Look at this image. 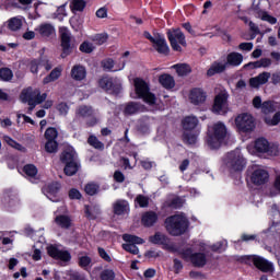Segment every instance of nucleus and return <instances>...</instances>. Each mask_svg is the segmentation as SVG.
Wrapping results in <instances>:
<instances>
[{
	"label": "nucleus",
	"mask_w": 280,
	"mask_h": 280,
	"mask_svg": "<svg viewBox=\"0 0 280 280\" xmlns=\"http://www.w3.org/2000/svg\"><path fill=\"white\" fill-rule=\"evenodd\" d=\"M45 138L47 139V141H56V139L58 138V130H56V128L50 127L45 131Z\"/></svg>",
	"instance_id": "obj_48"
},
{
	"label": "nucleus",
	"mask_w": 280,
	"mask_h": 280,
	"mask_svg": "<svg viewBox=\"0 0 280 280\" xmlns=\"http://www.w3.org/2000/svg\"><path fill=\"white\" fill-rule=\"evenodd\" d=\"M224 164L230 172H242L246 167V159L240 149L229 152L224 158Z\"/></svg>",
	"instance_id": "obj_3"
},
{
	"label": "nucleus",
	"mask_w": 280,
	"mask_h": 280,
	"mask_svg": "<svg viewBox=\"0 0 280 280\" xmlns=\"http://www.w3.org/2000/svg\"><path fill=\"white\" fill-rule=\"evenodd\" d=\"M170 207H172V209H180V207H183V199L174 198L171 201Z\"/></svg>",
	"instance_id": "obj_63"
},
{
	"label": "nucleus",
	"mask_w": 280,
	"mask_h": 280,
	"mask_svg": "<svg viewBox=\"0 0 280 280\" xmlns=\"http://www.w3.org/2000/svg\"><path fill=\"white\" fill-rule=\"evenodd\" d=\"M265 121L268 126H277L280 124V112L276 113L272 118H266Z\"/></svg>",
	"instance_id": "obj_54"
},
{
	"label": "nucleus",
	"mask_w": 280,
	"mask_h": 280,
	"mask_svg": "<svg viewBox=\"0 0 280 280\" xmlns=\"http://www.w3.org/2000/svg\"><path fill=\"white\" fill-rule=\"evenodd\" d=\"M3 205L10 211H14V209L21 207V199H19L16 194H7L4 195Z\"/></svg>",
	"instance_id": "obj_21"
},
{
	"label": "nucleus",
	"mask_w": 280,
	"mask_h": 280,
	"mask_svg": "<svg viewBox=\"0 0 280 280\" xmlns=\"http://www.w3.org/2000/svg\"><path fill=\"white\" fill-rule=\"evenodd\" d=\"M7 27L11 32H19L23 27V19L19 16L11 18L7 21Z\"/></svg>",
	"instance_id": "obj_28"
},
{
	"label": "nucleus",
	"mask_w": 280,
	"mask_h": 280,
	"mask_svg": "<svg viewBox=\"0 0 280 280\" xmlns=\"http://www.w3.org/2000/svg\"><path fill=\"white\" fill-rule=\"evenodd\" d=\"M20 100L23 104H43L47 100V93L40 94V90L28 88L22 91Z\"/></svg>",
	"instance_id": "obj_5"
},
{
	"label": "nucleus",
	"mask_w": 280,
	"mask_h": 280,
	"mask_svg": "<svg viewBox=\"0 0 280 280\" xmlns=\"http://www.w3.org/2000/svg\"><path fill=\"white\" fill-rule=\"evenodd\" d=\"M3 141L7 142L10 148H14V150H19V152H25V147L21 145V143L16 142L11 137L4 136Z\"/></svg>",
	"instance_id": "obj_40"
},
{
	"label": "nucleus",
	"mask_w": 280,
	"mask_h": 280,
	"mask_svg": "<svg viewBox=\"0 0 280 280\" xmlns=\"http://www.w3.org/2000/svg\"><path fill=\"white\" fill-rule=\"evenodd\" d=\"M88 143H90L92 148H95L96 150H102V148H104V144L95 136H90Z\"/></svg>",
	"instance_id": "obj_49"
},
{
	"label": "nucleus",
	"mask_w": 280,
	"mask_h": 280,
	"mask_svg": "<svg viewBox=\"0 0 280 280\" xmlns=\"http://www.w3.org/2000/svg\"><path fill=\"white\" fill-rule=\"evenodd\" d=\"M184 141L185 143H188L189 145H194L196 141H198V136L194 132L186 131L184 133Z\"/></svg>",
	"instance_id": "obj_47"
},
{
	"label": "nucleus",
	"mask_w": 280,
	"mask_h": 280,
	"mask_svg": "<svg viewBox=\"0 0 280 280\" xmlns=\"http://www.w3.org/2000/svg\"><path fill=\"white\" fill-rule=\"evenodd\" d=\"M271 78V83L275 85L280 84V72H275L270 75Z\"/></svg>",
	"instance_id": "obj_64"
},
{
	"label": "nucleus",
	"mask_w": 280,
	"mask_h": 280,
	"mask_svg": "<svg viewBox=\"0 0 280 280\" xmlns=\"http://www.w3.org/2000/svg\"><path fill=\"white\" fill-rule=\"evenodd\" d=\"M229 110V92L226 90H222L214 97V103L212 106V112L218 115H224Z\"/></svg>",
	"instance_id": "obj_8"
},
{
	"label": "nucleus",
	"mask_w": 280,
	"mask_h": 280,
	"mask_svg": "<svg viewBox=\"0 0 280 280\" xmlns=\"http://www.w3.org/2000/svg\"><path fill=\"white\" fill-rule=\"evenodd\" d=\"M95 46L93 44H91L90 42H83L80 45V51H82L83 54H92V51H94Z\"/></svg>",
	"instance_id": "obj_50"
},
{
	"label": "nucleus",
	"mask_w": 280,
	"mask_h": 280,
	"mask_svg": "<svg viewBox=\"0 0 280 280\" xmlns=\"http://www.w3.org/2000/svg\"><path fill=\"white\" fill-rule=\"evenodd\" d=\"M93 40L95 42L96 45H104V43H106V40H108V35L97 34L93 37Z\"/></svg>",
	"instance_id": "obj_56"
},
{
	"label": "nucleus",
	"mask_w": 280,
	"mask_h": 280,
	"mask_svg": "<svg viewBox=\"0 0 280 280\" xmlns=\"http://www.w3.org/2000/svg\"><path fill=\"white\" fill-rule=\"evenodd\" d=\"M71 78L77 81H82L86 78V69L83 66L77 65L72 67Z\"/></svg>",
	"instance_id": "obj_27"
},
{
	"label": "nucleus",
	"mask_w": 280,
	"mask_h": 280,
	"mask_svg": "<svg viewBox=\"0 0 280 280\" xmlns=\"http://www.w3.org/2000/svg\"><path fill=\"white\" fill-rule=\"evenodd\" d=\"M60 189V185L58 183H52L46 187V191L48 194H58V190Z\"/></svg>",
	"instance_id": "obj_60"
},
{
	"label": "nucleus",
	"mask_w": 280,
	"mask_h": 280,
	"mask_svg": "<svg viewBox=\"0 0 280 280\" xmlns=\"http://www.w3.org/2000/svg\"><path fill=\"white\" fill-rule=\"evenodd\" d=\"M250 260L261 272H272L275 270L272 262L261 256H252Z\"/></svg>",
	"instance_id": "obj_14"
},
{
	"label": "nucleus",
	"mask_w": 280,
	"mask_h": 280,
	"mask_svg": "<svg viewBox=\"0 0 280 280\" xmlns=\"http://www.w3.org/2000/svg\"><path fill=\"white\" fill-rule=\"evenodd\" d=\"M152 44L158 54H164V56L170 54V46H167V42L163 35L155 34V39H153Z\"/></svg>",
	"instance_id": "obj_15"
},
{
	"label": "nucleus",
	"mask_w": 280,
	"mask_h": 280,
	"mask_svg": "<svg viewBox=\"0 0 280 280\" xmlns=\"http://www.w3.org/2000/svg\"><path fill=\"white\" fill-rule=\"evenodd\" d=\"M115 215H126L130 211V205L127 200L118 199L113 205Z\"/></svg>",
	"instance_id": "obj_23"
},
{
	"label": "nucleus",
	"mask_w": 280,
	"mask_h": 280,
	"mask_svg": "<svg viewBox=\"0 0 280 280\" xmlns=\"http://www.w3.org/2000/svg\"><path fill=\"white\" fill-rule=\"evenodd\" d=\"M260 108L265 115H270V113H275L276 110L275 103H272V101L264 102Z\"/></svg>",
	"instance_id": "obj_43"
},
{
	"label": "nucleus",
	"mask_w": 280,
	"mask_h": 280,
	"mask_svg": "<svg viewBox=\"0 0 280 280\" xmlns=\"http://www.w3.org/2000/svg\"><path fill=\"white\" fill-rule=\"evenodd\" d=\"M180 255L186 261H191V264L195 265L196 268H203V266H207V256L202 253L194 254V250H191V248H186L180 252Z\"/></svg>",
	"instance_id": "obj_7"
},
{
	"label": "nucleus",
	"mask_w": 280,
	"mask_h": 280,
	"mask_svg": "<svg viewBox=\"0 0 280 280\" xmlns=\"http://www.w3.org/2000/svg\"><path fill=\"white\" fill-rule=\"evenodd\" d=\"M133 86L136 95H138L140 100H143L145 104H149L150 106L156 104V96L150 92V85L148 82L143 81L141 78H136L133 80Z\"/></svg>",
	"instance_id": "obj_4"
},
{
	"label": "nucleus",
	"mask_w": 280,
	"mask_h": 280,
	"mask_svg": "<svg viewBox=\"0 0 280 280\" xmlns=\"http://www.w3.org/2000/svg\"><path fill=\"white\" fill-rule=\"evenodd\" d=\"M138 112H139V104L137 103H129L125 108V113L127 115H135V113H138Z\"/></svg>",
	"instance_id": "obj_52"
},
{
	"label": "nucleus",
	"mask_w": 280,
	"mask_h": 280,
	"mask_svg": "<svg viewBox=\"0 0 280 280\" xmlns=\"http://www.w3.org/2000/svg\"><path fill=\"white\" fill-rule=\"evenodd\" d=\"M167 38L174 51H183V47L187 45V40H185V34H183V31L179 28L170 30L167 32ZM180 45L183 47H180Z\"/></svg>",
	"instance_id": "obj_6"
},
{
	"label": "nucleus",
	"mask_w": 280,
	"mask_h": 280,
	"mask_svg": "<svg viewBox=\"0 0 280 280\" xmlns=\"http://www.w3.org/2000/svg\"><path fill=\"white\" fill-rule=\"evenodd\" d=\"M85 213L90 220H95L102 213L100 210V207L93 206V207H85Z\"/></svg>",
	"instance_id": "obj_41"
},
{
	"label": "nucleus",
	"mask_w": 280,
	"mask_h": 280,
	"mask_svg": "<svg viewBox=\"0 0 280 280\" xmlns=\"http://www.w3.org/2000/svg\"><path fill=\"white\" fill-rule=\"evenodd\" d=\"M23 172L27 178H36V176H38V168H36L34 164H26L23 167Z\"/></svg>",
	"instance_id": "obj_39"
},
{
	"label": "nucleus",
	"mask_w": 280,
	"mask_h": 280,
	"mask_svg": "<svg viewBox=\"0 0 280 280\" xmlns=\"http://www.w3.org/2000/svg\"><path fill=\"white\" fill-rule=\"evenodd\" d=\"M173 69H175L177 74L180 77L189 75V73H191V67L186 63L175 65L173 66Z\"/></svg>",
	"instance_id": "obj_36"
},
{
	"label": "nucleus",
	"mask_w": 280,
	"mask_h": 280,
	"mask_svg": "<svg viewBox=\"0 0 280 280\" xmlns=\"http://www.w3.org/2000/svg\"><path fill=\"white\" fill-rule=\"evenodd\" d=\"M55 222L61 229H69L71 226V219L67 215H57Z\"/></svg>",
	"instance_id": "obj_38"
},
{
	"label": "nucleus",
	"mask_w": 280,
	"mask_h": 280,
	"mask_svg": "<svg viewBox=\"0 0 280 280\" xmlns=\"http://www.w3.org/2000/svg\"><path fill=\"white\" fill-rule=\"evenodd\" d=\"M102 67L105 71H113V67H115V61L113 59H105L102 61Z\"/></svg>",
	"instance_id": "obj_58"
},
{
	"label": "nucleus",
	"mask_w": 280,
	"mask_h": 280,
	"mask_svg": "<svg viewBox=\"0 0 280 280\" xmlns=\"http://www.w3.org/2000/svg\"><path fill=\"white\" fill-rule=\"evenodd\" d=\"M62 75V68H55L49 75H47L46 78H44L43 83L44 84H49L50 82H56V80H58V78H60Z\"/></svg>",
	"instance_id": "obj_33"
},
{
	"label": "nucleus",
	"mask_w": 280,
	"mask_h": 280,
	"mask_svg": "<svg viewBox=\"0 0 280 280\" xmlns=\"http://www.w3.org/2000/svg\"><path fill=\"white\" fill-rule=\"evenodd\" d=\"M149 242H151V244H167V236L161 232H156L149 237Z\"/></svg>",
	"instance_id": "obj_37"
},
{
	"label": "nucleus",
	"mask_w": 280,
	"mask_h": 280,
	"mask_svg": "<svg viewBox=\"0 0 280 280\" xmlns=\"http://www.w3.org/2000/svg\"><path fill=\"white\" fill-rule=\"evenodd\" d=\"M48 255L54 259H60L61 261H71V254L67 250H60L56 246H49L47 248Z\"/></svg>",
	"instance_id": "obj_18"
},
{
	"label": "nucleus",
	"mask_w": 280,
	"mask_h": 280,
	"mask_svg": "<svg viewBox=\"0 0 280 280\" xmlns=\"http://www.w3.org/2000/svg\"><path fill=\"white\" fill-rule=\"evenodd\" d=\"M71 8L73 11L82 12L86 8V1L84 0H72Z\"/></svg>",
	"instance_id": "obj_44"
},
{
	"label": "nucleus",
	"mask_w": 280,
	"mask_h": 280,
	"mask_svg": "<svg viewBox=\"0 0 280 280\" xmlns=\"http://www.w3.org/2000/svg\"><path fill=\"white\" fill-rule=\"evenodd\" d=\"M190 104L195 106H200V104H205L207 101V93L202 89L196 88L192 89L189 93Z\"/></svg>",
	"instance_id": "obj_16"
},
{
	"label": "nucleus",
	"mask_w": 280,
	"mask_h": 280,
	"mask_svg": "<svg viewBox=\"0 0 280 280\" xmlns=\"http://www.w3.org/2000/svg\"><path fill=\"white\" fill-rule=\"evenodd\" d=\"M78 170H80V163L75 161V162H69L68 164H66L63 172L66 176H74V174H78Z\"/></svg>",
	"instance_id": "obj_34"
},
{
	"label": "nucleus",
	"mask_w": 280,
	"mask_h": 280,
	"mask_svg": "<svg viewBox=\"0 0 280 280\" xmlns=\"http://www.w3.org/2000/svg\"><path fill=\"white\" fill-rule=\"evenodd\" d=\"M57 110L60 115L67 117V115H69V105H67V103H59L57 105Z\"/></svg>",
	"instance_id": "obj_55"
},
{
	"label": "nucleus",
	"mask_w": 280,
	"mask_h": 280,
	"mask_svg": "<svg viewBox=\"0 0 280 280\" xmlns=\"http://www.w3.org/2000/svg\"><path fill=\"white\" fill-rule=\"evenodd\" d=\"M77 159V153L75 150H73V148H68L66 149L61 155H60V161L62 163H65V165L69 164V163H73L78 160Z\"/></svg>",
	"instance_id": "obj_26"
},
{
	"label": "nucleus",
	"mask_w": 280,
	"mask_h": 280,
	"mask_svg": "<svg viewBox=\"0 0 280 280\" xmlns=\"http://www.w3.org/2000/svg\"><path fill=\"white\" fill-rule=\"evenodd\" d=\"M13 75L14 74L12 73V70H10L9 68L0 69V80H3L4 82H10Z\"/></svg>",
	"instance_id": "obj_45"
},
{
	"label": "nucleus",
	"mask_w": 280,
	"mask_h": 280,
	"mask_svg": "<svg viewBox=\"0 0 280 280\" xmlns=\"http://www.w3.org/2000/svg\"><path fill=\"white\" fill-rule=\"evenodd\" d=\"M166 231L170 235L178 236L187 232L189 229V220L185 214H174L165 220Z\"/></svg>",
	"instance_id": "obj_2"
},
{
	"label": "nucleus",
	"mask_w": 280,
	"mask_h": 280,
	"mask_svg": "<svg viewBox=\"0 0 280 280\" xmlns=\"http://www.w3.org/2000/svg\"><path fill=\"white\" fill-rule=\"evenodd\" d=\"M262 21H267V23H270V25H276L277 18L269 15L268 13H262L261 16Z\"/></svg>",
	"instance_id": "obj_62"
},
{
	"label": "nucleus",
	"mask_w": 280,
	"mask_h": 280,
	"mask_svg": "<svg viewBox=\"0 0 280 280\" xmlns=\"http://www.w3.org/2000/svg\"><path fill=\"white\" fill-rule=\"evenodd\" d=\"M235 124L241 132H253L255 130V118L250 114L238 115Z\"/></svg>",
	"instance_id": "obj_10"
},
{
	"label": "nucleus",
	"mask_w": 280,
	"mask_h": 280,
	"mask_svg": "<svg viewBox=\"0 0 280 280\" xmlns=\"http://www.w3.org/2000/svg\"><path fill=\"white\" fill-rule=\"evenodd\" d=\"M85 194H88V196H95V194H97V191H100V185L95 184V183H89L85 188Z\"/></svg>",
	"instance_id": "obj_46"
},
{
	"label": "nucleus",
	"mask_w": 280,
	"mask_h": 280,
	"mask_svg": "<svg viewBox=\"0 0 280 280\" xmlns=\"http://www.w3.org/2000/svg\"><path fill=\"white\" fill-rule=\"evenodd\" d=\"M136 202L139 205V207L145 208L150 205V198L143 195H138L136 197Z\"/></svg>",
	"instance_id": "obj_51"
},
{
	"label": "nucleus",
	"mask_w": 280,
	"mask_h": 280,
	"mask_svg": "<svg viewBox=\"0 0 280 280\" xmlns=\"http://www.w3.org/2000/svg\"><path fill=\"white\" fill-rule=\"evenodd\" d=\"M198 126V118L196 116H187L183 120L184 130H194Z\"/></svg>",
	"instance_id": "obj_35"
},
{
	"label": "nucleus",
	"mask_w": 280,
	"mask_h": 280,
	"mask_svg": "<svg viewBox=\"0 0 280 280\" xmlns=\"http://www.w3.org/2000/svg\"><path fill=\"white\" fill-rule=\"evenodd\" d=\"M39 65H42V67H45L46 71H51V69L54 68V62H51V60H49V58L47 57H43Z\"/></svg>",
	"instance_id": "obj_57"
},
{
	"label": "nucleus",
	"mask_w": 280,
	"mask_h": 280,
	"mask_svg": "<svg viewBox=\"0 0 280 280\" xmlns=\"http://www.w3.org/2000/svg\"><path fill=\"white\" fill-rule=\"evenodd\" d=\"M98 255L100 257H102V259H104L105 261H113V259L110 258V256L108 255V253H106L105 248L98 247Z\"/></svg>",
	"instance_id": "obj_61"
},
{
	"label": "nucleus",
	"mask_w": 280,
	"mask_h": 280,
	"mask_svg": "<svg viewBox=\"0 0 280 280\" xmlns=\"http://www.w3.org/2000/svg\"><path fill=\"white\" fill-rule=\"evenodd\" d=\"M255 150L259 152V154H266V156H278L279 155V147L276 144L268 143V140L260 138L255 142Z\"/></svg>",
	"instance_id": "obj_9"
},
{
	"label": "nucleus",
	"mask_w": 280,
	"mask_h": 280,
	"mask_svg": "<svg viewBox=\"0 0 280 280\" xmlns=\"http://www.w3.org/2000/svg\"><path fill=\"white\" fill-rule=\"evenodd\" d=\"M59 34L61 36V58H67L69 54H71V33L69 32V28L61 26L59 28Z\"/></svg>",
	"instance_id": "obj_13"
},
{
	"label": "nucleus",
	"mask_w": 280,
	"mask_h": 280,
	"mask_svg": "<svg viewBox=\"0 0 280 280\" xmlns=\"http://www.w3.org/2000/svg\"><path fill=\"white\" fill-rule=\"evenodd\" d=\"M78 261L80 268H83V270H89L93 266V258L86 254H79Z\"/></svg>",
	"instance_id": "obj_30"
},
{
	"label": "nucleus",
	"mask_w": 280,
	"mask_h": 280,
	"mask_svg": "<svg viewBox=\"0 0 280 280\" xmlns=\"http://www.w3.org/2000/svg\"><path fill=\"white\" fill-rule=\"evenodd\" d=\"M226 67H229V63L214 61L207 71L208 78H212V75L218 73H224V71H226Z\"/></svg>",
	"instance_id": "obj_24"
},
{
	"label": "nucleus",
	"mask_w": 280,
	"mask_h": 280,
	"mask_svg": "<svg viewBox=\"0 0 280 280\" xmlns=\"http://www.w3.org/2000/svg\"><path fill=\"white\" fill-rule=\"evenodd\" d=\"M98 84L104 91H109V93H115L116 95L121 91V81L117 78L105 77L100 80Z\"/></svg>",
	"instance_id": "obj_12"
},
{
	"label": "nucleus",
	"mask_w": 280,
	"mask_h": 280,
	"mask_svg": "<svg viewBox=\"0 0 280 280\" xmlns=\"http://www.w3.org/2000/svg\"><path fill=\"white\" fill-rule=\"evenodd\" d=\"M102 280H115V271L110 269H105L101 272Z\"/></svg>",
	"instance_id": "obj_53"
},
{
	"label": "nucleus",
	"mask_w": 280,
	"mask_h": 280,
	"mask_svg": "<svg viewBox=\"0 0 280 280\" xmlns=\"http://www.w3.org/2000/svg\"><path fill=\"white\" fill-rule=\"evenodd\" d=\"M270 72H261L258 75L249 79V85L252 89H259L264 86V84H268V80H270Z\"/></svg>",
	"instance_id": "obj_19"
},
{
	"label": "nucleus",
	"mask_w": 280,
	"mask_h": 280,
	"mask_svg": "<svg viewBox=\"0 0 280 280\" xmlns=\"http://www.w3.org/2000/svg\"><path fill=\"white\" fill-rule=\"evenodd\" d=\"M152 130V124L150 122V119H147L141 126H140V132L143 135H147V132H150Z\"/></svg>",
	"instance_id": "obj_59"
},
{
	"label": "nucleus",
	"mask_w": 280,
	"mask_h": 280,
	"mask_svg": "<svg viewBox=\"0 0 280 280\" xmlns=\"http://www.w3.org/2000/svg\"><path fill=\"white\" fill-rule=\"evenodd\" d=\"M93 113H95V110H93V107L86 106V105H81V106L77 107V109H75V117L77 118L91 117L93 115Z\"/></svg>",
	"instance_id": "obj_31"
},
{
	"label": "nucleus",
	"mask_w": 280,
	"mask_h": 280,
	"mask_svg": "<svg viewBox=\"0 0 280 280\" xmlns=\"http://www.w3.org/2000/svg\"><path fill=\"white\" fill-rule=\"evenodd\" d=\"M159 82H160V84H162V86H164V89H174V86H176L174 77H172L170 74H162L159 78Z\"/></svg>",
	"instance_id": "obj_32"
},
{
	"label": "nucleus",
	"mask_w": 280,
	"mask_h": 280,
	"mask_svg": "<svg viewBox=\"0 0 280 280\" xmlns=\"http://www.w3.org/2000/svg\"><path fill=\"white\" fill-rule=\"evenodd\" d=\"M141 222L142 226L150 229L151 226H154L156 222H159V214H156L154 211H147L142 214Z\"/></svg>",
	"instance_id": "obj_22"
},
{
	"label": "nucleus",
	"mask_w": 280,
	"mask_h": 280,
	"mask_svg": "<svg viewBox=\"0 0 280 280\" xmlns=\"http://www.w3.org/2000/svg\"><path fill=\"white\" fill-rule=\"evenodd\" d=\"M225 137H229V130L224 122L219 121L210 127L207 140L210 150H218L222 145Z\"/></svg>",
	"instance_id": "obj_1"
},
{
	"label": "nucleus",
	"mask_w": 280,
	"mask_h": 280,
	"mask_svg": "<svg viewBox=\"0 0 280 280\" xmlns=\"http://www.w3.org/2000/svg\"><path fill=\"white\" fill-rule=\"evenodd\" d=\"M45 150L48 154H56L58 152V142L56 140H48L45 144Z\"/></svg>",
	"instance_id": "obj_42"
},
{
	"label": "nucleus",
	"mask_w": 280,
	"mask_h": 280,
	"mask_svg": "<svg viewBox=\"0 0 280 280\" xmlns=\"http://www.w3.org/2000/svg\"><path fill=\"white\" fill-rule=\"evenodd\" d=\"M35 32L39 34L43 38H51L56 36V27L51 23H42L36 28Z\"/></svg>",
	"instance_id": "obj_17"
},
{
	"label": "nucleus",
	"mask_w": 280,
	"mask_h": 280,
	"mask_svg": "<svg viewBox=\"0 0 280 280\" xmlns=\"http://www.w3.org/2000/svg\"><path fill=\"white\" fill-rule=\"evenodd\" d=\"M272 65V60L269 58H262L258 61H254V62H249L247 65H245L246 67H252V69H268V67H270Z\"/></svg>",
	"instance_id": "obj_29"
},
{
	"label": "nucleus",
	"mask_w": 280,
	"mask_h": 280,
	"mask_svg": "<svg viewBox=\"0 0 280 280\" xmlns=\"http://www.w3.org/2000/svg\"><path fill=\"white\" fill-rule=\"evenodd\" d=\"M244 62V56L240 52H230L226 56V62L225 65H230V67H240Z\"/></svg>",
	"instance_id": "obj_25"
},
{
	"label": "nucleus",
	"mask_w": 280,
	"mask_h": 280,
	"mask_svg": "<svg viewBox=\"0 0 280 280\" xmlns=\"http://www.w3.org/2000/svg\"><path fill=\"white\" fill-rule=\"evenodd\" d=\"M122 240L124 242H127V244L122 245L124 250L131 253V255H139V247H137L136 244H143V238L136 235L125 234L122 235Z\"/></svg>",
	"instance_id": "obj_11"
},
{
	"label": "nucleus",
	"mask_w": 280,
	"mask_h": 280,
	"mask_svg": "<svg viewBox=\"0 0 280 280\" xmlns=\"http://www.w3.org/2000/svg\"><path fill=\"white\" fill-rule=\"evenodd\" d=\"M268 178H270V175L264 168H257L252 174V183H254V185H266Z\"/></svg>",
	"instance_id": "obj_20"
}]
</instances>
